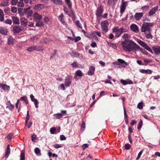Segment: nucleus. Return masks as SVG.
<instances>
[{"label": "nucleus", "instance_id": "obj_32", "mask_svg": "<svg viewBox=\"0 0 160 160\" xmlns=\"http://www.w3.org/2000/svg\"><path fill=\"white\" fill-rule=\"evenodd\" d=\"M144 48L146 49V50H148V51L152 53H153L152 49L150 47H149V46L147 44H146L145 45V46L144 47Z\"/></svg>", "mask_w": 160, "mask_h": 160}, {"label": "nucleus", "instance_id": "obj_5", "mask_svg": "<svg viewBox=\"0 0 160 160\" xmlns=\"http://www.w3.org/2000/svg\"><path fill=\"white\" fill-rule=\"evenodd\" d=\"M72 77L71 76H68L66 77L65 79V85L66 87H69L72 83Z\"/></svg>", "mask_w": 160, "mask_h": 160}, {"label": "nucleus", "instance_id": "obj_50", "mask_svg": "<svg viewBox=\"0 0 160 160\" xmlns=\"http://www.w3.org/2000/svg\"><path fill=\"white\" fill-rule=\"evenodd\" d=\"M37 139V136L34 134H33L32 136V140L33 142H35Z\"/></svg>", "mask_w": 160, "mask_h": 160}, {"label": "nucleus", "instance_id": "obj_57", "mask_svg": "<svg viewBox=\"0 0 160 160\" xmlns=\"http://www.w3.org/2000/svg\"><path fill=\"white\" fill-rule=\"evenodd\" d=\"M128 34L125 33V34H124L123 35L122 37L125 40L127 39L128 38Z\"/></svg>", "mask_w": 160, "mask_h": 160}, {"label": "nucleus", "instance_id": "obj_55", "mask_svg": "<svg viewBox=\"0 0 160 160\" xmlns=\"http://www.w3.org/2000/svg\"><path fill=\"white\" fill-rule=\"evenodd\" d=\"M18 6L20 7H23L24 6V4L23 2H19L18 3Z\"/></svg>", "mask_w": 160, "mask_h": 160}, {"label": "nucleus", "instance_id": "obj_46", "mask_svg": "<svg viewBox=\"0 0 160 160\" xmlns=\"http://www.w3.org/2000/svg\"><path fill=\"white\" fill-rule=\"evenodd\" d=\"M23 8H18V12L20 15H22L24 14V12H22Z\"/></svg>", "mask_w": 160, "mask_h": 160}, {"label": "nucleus", "instance_id": "obj_14", "mask_svg": "<svg viewBox=\"0 0 160 160\" xmlns=\"http://www.w3.org/2000/svg\"><path fill=\"white\" fill-rule=\"evenodd\" d=\"M155 54L158 55L160 53V46H156L152 48Z\"/></svg>", "mask_w": 160, "mask_h": 160}, {"label": "nucleus", "instance_id": "obj_51", "mask_svg": "<svg viewBox=\"0 0 160 160\" xmlns=\"http://www.w3.org/2000/svg\"><path fill=\"white\" fill-rule=\"evenodd\" d=\"M64 12L68 15L69 16H70V15L69 14V12L68 11V9L66 7H64Z\"/></svg>", "mask_w": 160, "mask_h": 160}, {"label": "nucleus", "instance_id": "obj_38", "mask_svg": "<svg viewBox=\"0 0 160 160\" xmlns=\"http://www.w3.org/2000/svg\"><path fill=\"white\" fill-rule=\"evenodd\" d=\"M75 24L77 27L79 28H82V27H81V24L79 20H77L76 21Z\"/></svg>", "mask_w": 160, "mask_h": 160}, {"label": "nucleus", "instance_id": "obj_29", "mask_svg": "<svg viewBox=\"0 0 160 160\" xmlns=\"http://www.w3.org/2000/svg\"><path fill=\"white\" fill-rule=\"evenodd\" d=\"M32 10H29L25 15L27 18H29L30 16H32Z\"/></svg>", "mask_w": 160, "mask_h": 160}, {"label": "nucleus", "instance_id": "obj_10", "mask_svg": "<svg viewBox=\"0 0 160 160\" xmlns=\"http://www.w3.org/2000/svg\"><path fill=\"white\" fill-rule=\"evenodd\" d=\"M103 12V7L101 5L98 7L96 12V15L98 17H99L101 16V14Z\"/></svg>", "mask_w": 160, "mask_h": 160}, {"label": "nucleus", "instance_id": "obj_54", "mask_svg": "<svg viewBox=\"0 0 160 160\" xmlns=\"http://www.w3.org/2000/svg\"><path fill=\"white\" fill-rule=\"evenodd\" d=\"M18 0H12L11 4L12 5H15L18 2Z\"/></svg>", "mask_w": 160, "mask_h": 160}, {"label": "nucleus", "instance_id": "obj_33", "mask_svg": "<svg viewBox=\"0 0 160 160\" xmlns=\"http://www.w3.org/2000/svg\"><path fill=\"white\" fill-rule=\"evenodd\" d=\"M145 37L147 38H152V36L150 33H145Z\"/></svg>", "mask_w": 160, "mask_h": 160}, {"label": "nucleus", "instance_id": "obj_48", "mask_svg": "<svg viewBox=\"0 0 160 160\" xmlns=\"http://www.w3.org/2000/svg\"><path fill=\"white\" fill-rule=\"evenodd\" d=\"M143 150H141L138 153L137 157L136 159V160H138L140 158L141 155H142V153L143 152Z\"/></svg>", "mask_w": 160, "mask_h": 160}, {"label": "nucleus", "instance_id": "obj_37", "mask_svg": "<svg viewBox=\"0 0 160 160\" xmlns=\"http://www.w3.org/2000/svg\"><path fill=\"white\" fill-rule=\"evenodd\" d=\"M143 102H139L137 105V108L140 109H142L143 108Z\"/></svg>", "mask_w": 160, "mask_h": 160}, {"label": "nucleus", "instance_id": "obj_2", "mask_svg": "<svg viewBox=\"0 0 160 160\" xmlns=\"http://www.w3.org/2000/svg\"><path fill=\"white\" fill-rule=\"evenodd\" d=\"M112 32L115 34V37L116 38H118L124 32H127V29L121 28H119L118 27H115L112 29Z\"/></svg>", "mask_w": 160, "mask_h": 160}, {"label": "nucleus", "instance_id": "obj_36", "mask_svg": "<svg viewBox=\"0 0 160 160\" xmlns=\"http://www.w3.org/2000/svg\"><path fill=\"white\" fill-rule=\"evenodd\" d=\"M138 43L143 48H144L145 45L147 44L141 40H139L138 41Z\"/></svg>", "mask_w": 160, "mask_h": 160}, {"label": "nucleus", "instance_id": "obj_35", "mask_svg": "<svg viewBox=\"0 0 160 160\" xmlns=\"http://www.w3.org/2000/svg\"><path fill=\"white\" fill-rule=\"evenodd\" d=\"M142 125V120H140V121L139 122V123L138 125V130L140 129Z\"/></svg>", "mask_w": 160, "mask_h": 160}, {"label": "nucleus", "instance_id": "obj_3", "mask_svg": "<svg viewBox=\"0 0 160 160\" xmlns=\"http://www.w3.org/2000/svg\"><path fill=\"white\" fill-rule=\"evenodd\" d=\"M153 25L152 23H144L142 26L141 32H144V33H151L152 29L150 27H152Z\"/></svg>", "mask_w": 160, "mask_h": 160}, {"label": "nucleus", "instance_id": "obj_44", "mask_svg": "<svg viewBox=\"0 0 160 160\" xmlns=\"http://www.w3.org/2000/svg\"><path fill=\"white\" fill-rule=\"evenodd\" d=\"M139 49L143 54L146 55L148 54V52H147L144 49L140 48Z\"/></svg>", "mask_w": 160, "mask_h": 160}, {"label": "nucleus", "instance_id": "obj_31", "mask_svg": "<svg viewBox=\"0 0 160 160\" xmlns=\"http://www.w3.org/2000/svg\"><path fill=\"white\" fill-rule=\"evenodd\" d=\"M3 21L6 24H9L11 25L12 23V21L10 19H7L6 20H4Z\"/></svg>", "mask_w": 160, "mask_h": 160}, {"label": "nucleus", "instance_id": "obj_26", "mask_svg": "<svg viewBox=\"0 0 160 160\" xmlns=\"http://www.w3.org/2000/svg\"><path fill=\"white\" fill-rule=\"evenodd\" d=\"M34 152L35 153L38 155L40 156L41 154L40 149L38 148H36L35 149Z\"/></svg>", "mask_w": 160, "mask_h": 160}, {"label": "nucleus", "instance_id": "obj_34", "mask_svg": "<svg viewBox=\"0 0 160 160\" xmlns=\"http://www.w3.org/2000/svg\"><path fill=\"white\" fill-rule=\"evenodd\" d=\"M7 107H8L10 110L13 109L14 107V105L12 104L11 103L8 104V103H6Z\"/></svg>", "mask_w": 160, "mask_h": 160}, {"label": "nucleus", "instance_id": "obj_56", "mask_svg": "<svg viewBox=\"0 0 160 160\" xmlns=\"http://www.w3.org/2000/svg\"><path fill=\"white\" fill-rule=\"evenodd\" d=\"M53 147L55 148H58L61 147V146L58 144H56L53 145Z\"/></svg>", "mask_w": 160, "mask_h": 160}, {"label": "nucleus", "instance_id": "obj_23", "mask_svg": "<svg viewBox=\"0 0 160 160\" xmlns=\"http://www.w3.org/2000/svg\"><path fill=\"white\" fill-rule=\"evenodd\" d=\"M25 151L23 150L22 151L21 153L20 160H25Z\"/></svg>", "mask_w": 160, "mask_h": 160}, {"label": "nucleus", "instance_id": "obj_9", "mask_svg": "<svg viewBox=\"0 0 160 160\" xmlns=\"http://www.w3.org/2000/svg\"><path fill=\"white\" fill-rule=\"evenodd\" d=\"M33 17V20L35 21H37L38 20L39 21L42 18V15L39 14L37 12L34 13Z\"/></svg>", "mask_w": 160, "mask_h": 160}, {"label": "nucleus", "instance_id": "obj_41", "mask_svg": "<svg viewBox=\"0 0 160 160\" xmlns=\"http://www.w3.org/2000/svg\"><path fill=\"white\" fill-rule=\"evenodd\" d=\"M8 3V1L7 0L4 1L1 3V5L2 6H6Z\"/></svg>", "mask_w": 160, "mask_h": 160}, {"label": "nucleus", "instance_id": "obj_28", "mask_svg": "<svg viewBox=\"0 0 160 160\" xmlns=\"http://www.w3.org/2000/svg\"><path fill=\"white\" fill-rule=\"evenodd\" d=\"M65 2L68 5V8L71 9L72 7V3L70 0H65Z\"/></svg>", "mask_w": 160, "mask_h": 160}, {"label": "nucleus", "instance_id": "obj_15", "mask_svg": "<svg viewBox=\"0 0 160 160\" xmlns=\"http://www.w3.org/2000/svg\"><path fill=\"white\" fill-rule=\"evenodd\" d=\"M7 29L4 28L0 27V33L4 35H6L8 33Z\"/></svg>", "mask_w": 160, "mask_h": 160}, {"label": "nucleus", "instance_id": "obj_12", "mask_svg": "<svg viewBox=\"0 0 160 160\" xmlns=\"http://www.w3.org/2000/svg\"><path fill=\"white\" fill-rule=\"evenodd\" d=\"M95 70V68L93 66H91L89 69L88 72V74L89 75L91 76L94 74Z\"/></svg>", "mask_w": 160, "mask_h": 160}, {"label": "nucleus", "instance_id": "obj_39", "mask_svg": "<svg viewBox=\"0 0 160 160\" xmlns=\"http://www.w3.org/2000/svg\"><path fill=\"white\" fill-rule=\"evenodd\" d=\"M72 67L76 68L78 66V63L76 62H73L71 64Z\"/></svg>", "mask_w": 160, "mask_h": 160}, {"label": "nucleus", "instance_id": "obj_61", "mask_svg": "<svg viewBox=\"0 0 160 160\" xmlns=\"http://www.w3.org/2000/svg\"><path fill=\"white\" fill-rule=\"evenodd\" d=\"M60 138L61 140H64L66 139V137L64 135H61L60 136Z\"/></svg>", "mask_w": 160, "mask_h": 160}, {"label": "nucleus", "instance_id": "obj_24", "mask_svg": "<svg viewBox=\"0 0 160 160\" xmlns=\"http://www.w3.org/2000/svg\"><path fill=\"white\" fill-rule=\"evenodd\" d=\"M36 48V46H31L30 47H28L27 49V50L29 52H32L34 50H35Z\"/></svg>", "mask_w": 160, "mask_h": 160}, {"label": "nucleus", "instance_id": "obj_59", "mask_svg": "<svg viewBox=\"0 0 160 160\" xmlns=\"http://www.w3.org/2000/svg\"><path fill=\"white\" fill-rule=\"evenodd\" d=\"M4 11L5 13H8L10 12V10L9 8H6L4 10Z\"/></svg>", "mask_w": 160, "mask_h": 160}, {"label": "nucleus", "instance_id": "obj_13", "mask_svg": "<svg viewBox=\"0 0 160 160\" xmlns=\"http://www.w3.org/2000/svg\"><path fill=\"white\" fill-rule=\"evenodd\" d=\"M15 40L11 36L9 37L8 40V43L9 45L13 44L15 43Z\"/></svg>", "mask_w": 160, "mask_h": 160}, {"label": "nucleus", "instance_id": "obj_47", "mask_svg": "<svg viewBox=\"0 0 160 160\" xmlns=\"http://www.w3.org/2000/svg\"><path fill=\"white\" fill-rule=\"evenodd\" d=\"M11 11L13 13H15L17 12V8L15 7H12Z\"/></svg>", "mask_w": 160, "mask_h": 160}, {"label": "nucleus", "instance_id": "obj_11", "mask_svg": "<svg viewBox=\"0 0 160 160\" xmlns=\"http://www.w3.org/2000/svg\"><path fill=\"white\" fill-rule=\"evenodd\" d=\"M130 28L134 32L137 33L139 32V28L138 26L135 24H132L130 25Z\"/></svg>", "mask_w": 160, "mask_h": 160}, {"label": "nucleus", "instance_id": "obj_16", "mask_svg": "<svg viewBox=\"0 0 160 160\" xmlns=\"http://www.w3.org/2000/svg\"><path fill=\"white\" fill-rule=\"evenodd\" d=\"M12 20L14 24H18L19 23V20L18 18L16 16H12Z\"/></svg>", "mask_w": 160, "mask_h": 160}, {"label": "nucleus", "instance_id": "obj_40", "mask_svg": "<svg viewBox=\"0 0 160 160\" xmlns=\"http://www.w3.org/2000/svg\"><path fill=\"white\" fill-rule=\"evenodd\" d=\"M149 6L148 5H146L142 7L141 8V9L143 11H147L149 8Z\"/></svg>", "mask_w": 160, "mask_h": 160}, {"label": "nucleus", "instance_id": "obj_7", "mask_svg": "<svg viewBox=\"0 0 160 160\" xmlns=\"http://www.w3.org/2000/svg\"><path fill=\"white\" fill-rule=\"evenodd\" d=\"M24 27L20 26H15L13 28V31L14 33H18L22 31Z\"/></svg>", "mask_w": 160, "mask_h": 160}, {"label": "nucleus", "instance_id": "obj_45", "mask_svg": "<svg viewBox=\"0 0 160 160\" xmlns=\"http://www.w3.org/2000/svg\"><path fill=\"white\" fill-rule=\"evenodd\" d=\"M126 150H129L130 148L131 145L128 143H126L124 146Z\"/></svg>", "mask_w": 160, "mask_h": 160}, {"label": "nucleus", "instance_id": "obj_43", "mask_svg": "<svg viewBox=\"0 0 160 160\" xmlns=\"http://www.w3.org/2000/svg\"><path fill=\"white\" fill-rule=\"evenodd\" d=\"M56 129L54 127H52L50 129V132L51 134H54L55 133Z\"/></svg>", "mask_w": 160, "mask_h": 160}, {"label": "nucleus", "instance_id": "obj_58", "mask_svg": "<svg viewBox=\"0 0 160 160\" xmlns=\"http://www.w3.org/2000/svg\"><path fill=\"white\" fill-rule=\"evenodd\" d=\"M57 50H54L53 53L52 54V55H51V57H50V59H51V58H52L53 56H56L57 54Z\"/></svg>", "mask_w": 160, "mask_h": 160}, {"label": "nucleus", "instance_id": "obj_25", "mask_svg": "<svg viewBox=\"0 0 160 160\" xmlns=\"http://www.w3.org/2000/svg\"><path fill=\"white\" fill-rule=\"evenodd\" d=\"M4 21V15L3 11L0 9V21Z\"/></svg>", "mask_w": 160, "mask_h": 160}, {"label": "nucleus", "instance_id": "obj_27", "mask_svg": "<svg viewBox=\"0 0 160 160\" xmlns=\"http://www.w3.org/2000/svg\"><path fill=\"white\" fill-rule=\"evenodd\" d=\"M54 116L57 119H59L62 118L63 115L62 114L60 113H57V114H55L54 115Z\"/></svg>", "mask_w": 160, "mask_h": 160}, {"label": "nucleus", "instance_id": "obj_30", "mask_svg": "<svg viewBox=\"0 0 160 160\" xmlns=\"http://www.w3.org/2000/svg\"><path fill=\"white\" fill-rule=\"evenodd\" d=\"M80 55L79 53H78L76 52H72L71 54V55L72 56H74L75 57H79Z\"/></svg>", "mask_w": 160, "mask_h": 160}, {"label": "nucleus", "instance_id": "obj_18", "mask_svg": "<svg viewBox=\"0 0 160 160\" xmlns=\"http://www.w3.org/2000/svg\"><path fill=\"white\" fill-rule=\"evenodd\" d=\"M0 88H2L4 90L9 91L10 86L5 84L0 83Z\"/></svg>", "mask_w": 160, "mask_h": 160}, {"label": "nucleus", "instance_id": "obj_22", "mask_svg": "<svg viewBox=\"0 0 160 160\" xmlns=\"http://www.w3.org/2000/svg\"><path fill=\"white\" fill-rule=\"evenodd\" d=\"M35 26L36 27H43L44 26V23L42 21H39L36 24Z\"/></svg>", "mask_w": 160, "mask_h": 160}, {"label": "nucleus", "instance_id": "obj_8", "mask_svg": "<svg viewBox=\"0 0 160 160\" xmlns=\"http://www.w3.org/2000/svg\"><path fill=\"white\" fill-rule=\"evenodd\" d=\"M158 7L156 6L150 9L148 12V16H151L154 15V14L158 11Z\"/></svg>", "mask_w": 160, "mask_h": 160}, {"label": "nucleus", "instance_id": "obj_49", "mask_svg": "<svg viewBox=\"0 0 160 160\" xmlns=\"http://www.w3.org/2000/svg\"><path fill=\"white\" fill-rule=\"evenodd\" d=\"M85 128V124L84 122V121H82V123L81 125V129L82 130V129H83V131L84 130V129Z\"/></svg>", "mask_w": 160, "mask_h": 160}, {"label": "nucleus", "instance_id": "obj_62", "mask_svg": "<svg viewBox=\"0 0 160 160\" xmlns=\"http://www.w3.org/2000/svg\"><path fill=\"white\" fill-rule=\"evenodd\" d=\"M88 144H84L82 145V147L83 150H84L86 148H87L88 147Z\"/></svg>", "mask_w": 160, "mask_h": 160}, {"label": "nucleus", "instance_id": "obj_21", "mask_svg": "<svg viewBox=\"0 0 160 160\" xmlns=\"http://www.w3.org/2000/svg\"><path fill=\"white\" fill-rule=\"evenodd\" d=\"M75 75L79 77H81L83 76V74L81 70H78L76 71L75 73Z\"/></svg>", "mask_w": 160, "mask_h": 160}, {"label": "nucleus", "instance_id": "obj_63", "mask_svg": "<svg viewBox=\"0 0 160 160\" xmlns=\"http://www.w3.org/2000/svg\"><path fill=\"white\" fill-rule=\"evenodd\" d=\"M31 8L30 7H29L28 8H25L24 9V12L25 13V14H26V13L28 12V10H29Z\"/></svg>", "mask_w": 160, "mask_h": 160}, {"label": "nucleus", "instance_id": "obj_17", "mask_svg": "<svg viewBox=\"0 0 160 160\" xmlns=\"http://www.w3.org/2000/svg\"><path fill=\"white\" fill-rule=\"evenodd\" d=\"M143 15V13L142 12L136 13L135 14L134 17L137 20H139L142 17Z\"/></svg>", "mask_w": 160, "mask_h": 160}, {"label": "nucleus", "instance_id": "obj_1", "mask_svg": "<svg viewBox=\"0 0 160 160\" xmlns=\"http://www.w3.org/2000/svg\"><path fill=\"white\" fill-rule=\"evenodd\" d=\"M122 45L124 50L128 52H131L134 50H138L140 47L132 41L125 40L122 42Z\"/></svg>", "mask_w": 160, "mask_h": 160}, {"label": "nucleus", "instance_id": "obj_19", "mask_svg": "<svg viewBox=\"0 0 160 160\" xmlns=\"http://www.w3.org/2000/svg\"><path fill=\"white\" fill-rule=\"evenodd\" d=\"M20 22L22 25L24 26H26L28 23L27 20L24 18H21L20 19Z\"/></svg>", "mask_w": 160, "mask_h": 160}, {"label": "nucleus", "instance_id": "obj_64", "mask_svg": "<svg viewBox=\"0 0 160 160\" xmlns=\"http://www.w3.org/2000/svg\"><path fill=\"white\" fill-rule=\"evenodd\" d=\"M91 46L92 48H95L97 46V44L95 42H93L91 44Z\"/></svg>", "mask_w": 160, "mask_h": 160}, {"label": "nucleus", "instance_id": "obj_52", "mask_svg": "<svg viewBox=\"0 0 160 160\" xmlns=\"http://www.w3.org/2000/svg\"><path fill=\"white\" fill-rule=\"evenodd\" d=\"M30 98L31 101L33 102L37 100L36 99L34 98V97L32 94L30 96Z\"/></svg>", "mask_w": 160, "mask_h": 160}, {"label": "nucleus", "instance_id": "obj_4", "mask_svg": "<svg viewBox=\"0 0 160 160\" xmlns=\"http://www.w3.org/2000/svg\"><path fill=\"white\" fill-rule=\"evenodd\" d=\"M108 22L107 20L103 21L101 23L102 30L103 33H106L108 31Z\"/></svg>", "mask_w": 160, "mask_h": 160}, {"label": "nucleus", "instance_id": "obj_42", "mask_svg": "<svg viewBox=\"0 0 160 160\" xmlns=\"http://www.w3.org/2000/svg\"><path fill=\"white\" fill-rule=\"evenodd\" d=\"M30 116L29 114V111H27V115L26 116V119L25 120V123L26 124L27 123L28 120H29L30 118Z\"/></svg>", "mask_w": 160, "mask_h": 160}, {"label": "nucleus", "instance_id": "obj_53", "mask_svg": "<svg viewBox=\"0 0 160 160\" xmlns=\"http://www.w3.org/2000/svg\"><path fill=\"white\" fill-rule=\"evenodd\" d=\"M120 82L123 85H126L128 84L127 81H126L123 79L121 80Z\"/></svg>", "mask_w": 160, "mask_h": 160}, {"label": "nucleus", "instance_id": "obj_60", "mask_svg": "<svg viewBox=\"0 0 160 160\" xmlns=\"http://www.w3.org/2000/svg\"><path fill=\"white\" fill-rule=\"evenodd\" d=\"M137 122V121L135 120H132L131 123H130V125L131 126H133L134 124H135Z\"/></svg>", "mask_w": 160, "mask_h": 160}, {"label": "nucleus", "instance_id": "obj_20", "mask_svg": "<svg viewBox=\"0 0 160 160\" xmlns=\"http://www.w3.org/2000/svg\"><path fill=\"white\" fill-rule=\"evenodd\" d=\"M117 60L120 63L123 64L122 65L123 67H125L128 64L127 62H125L124 60L122 59H118Z\"/></svg>", "mask_w": 160, "mask_h": 160}, {"label": "nucleus", "instance_id": "obj_6", "mask_svg": "<svg viewBox=\"0 0 160 160\" xmlns=\"http://www.w3.org/2000/svg\"><path fill=\"white\" fill-rule=\"evenodd\" d=\"M128 5V2L122 1V4L120 7V12L121 14L123 13L125 11L126 7Z\"/></svg>", "mask_w": 160, "mask_h": 160}]
</instances>
